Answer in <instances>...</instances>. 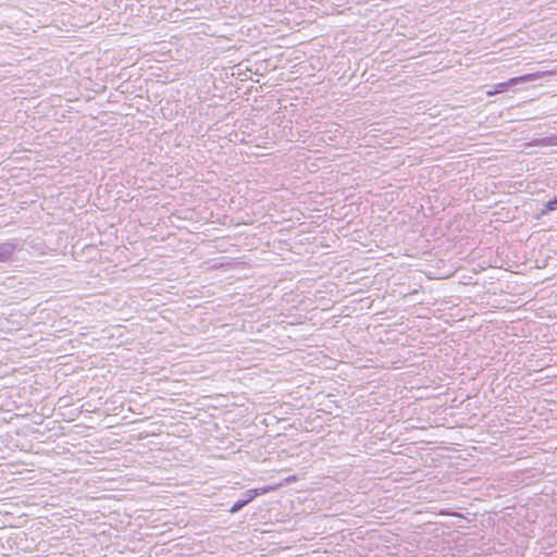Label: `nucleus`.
<instances>
[{
	"label": "nucleus",
	"instance_id": "obj_1",
	"mask_svg": "<svg viewBox=\"0 0 557 557\" xmlns=\"http://www.w3.org/2000/svg\"><path fill=\"white\" fill-rule=\"evenodd\" d=\"M541 76H542L541 73L536 72V73H532V74H525V75L512 77V78L508 79L507 82L496 84L494 86V90H488L487 95L493 96L496 94L504 92L511 86H516L521 83L533 82V81L540 78Z\"/></svg>",
	"mask_w": 557,
	"mask_h": 557
},
{
	"label": "nucleus",
	"instance_id": "obj_2",
	"mask_svg": "<svg viewBox=\"0 0 557 557\" xmlns=\"http://www.w3.org/2000/svg\"><path fill=\"white\" fill-rule=\"evenodd\" d=\"M17 249V243L15 239H10L0 243V262H10L13 259V255Z\"/></svg>",
	"mask_w": 557,
	"mask_h": 557
},
{
	"label": "nucleus",
	"instance_id": "obj_3",
	"mask_svg": "<svg viewBox=\"0 0 557 557\" xmlns=\"http://www.w3.org/2000/svg\"><path fill=\"white\" fill-rule=\"evenodd\" d=\"M271 490V487H263V488H253L248 490L244 494V500H246V504L248 505L251 500H253L257 496L268 493Z\"/></svg>",
	"mask_w": 557,
	"mask_h": 557
},
{
	"label": "nucleus",
	"instance_id": "obj_4",
	"mask_svg": "<svg viewBox=\"0 0 557 557\" xmlns=\"http://www.w3.org/2000/svg\"><path fill=\"white\" fill-rule=\"evenodd\" d=\"M557 210V196L544 203V208L541 210V215H545L550 211Z\"/></svg>",
	"mask_w": 557,
	"mask_h": 557
},
{
	"label": "nucleus",
	"instance_id": "obj_5",
	"mask_svg": "<svg viewBox=\"0 0 557 557\" xmlns=\"http://www.w3.org/2000/svg\"><path fill=\"white\" fill-rule=\"evenodd\" d=\"M246 505H247V504H246V500H244V498H243V499H239V500H237V502H235V503L233 504V506H232V507H231V509H230V512H231V513L238 512V511H239L242 508H244Z\"/></svg>",
	"mask_w": 557,
	"mask_h": 557
}]
</instances>
